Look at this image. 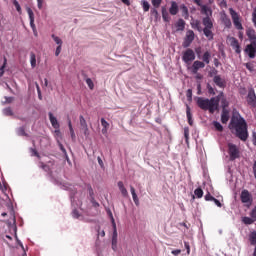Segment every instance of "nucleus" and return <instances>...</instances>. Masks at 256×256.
Masks as SVG:
<instances>
[{"label": "nucleus", "mask_w": 256, "mask_h": 256, "mask_svg": "<svg viewBox=\"0 0 256 256\" xmlns=\"http://www.w3.org/2000/svg\"><path fill=\"white\" fill-rule=\"evenodd\" d=\"M199 69H205V64H204V62L196 60V61H194L193 65H192V73L194 75H197V73L199 72Z\"/></svg>", "instance_id": "f8f14e48"}, {"label": "nucleus", "mask_w": 256, "mask_h": 256, "mask_svg": "<svg viewBox=\"0 0 256 256\" xmlns=\"http://www.w3.org/2000/svg\"><path fill=\"white\" fill-rule=\"evenodd\" d=\"M204 198H205V201H213L215 199V197H213L209 192L205 195Z\"/></svg>", "instance_id": "13d9d810"}, {"label": "nucleus", "mask_w": 256, "mask_h": 256, "mask_svg": "<svg viewBox=\"0 0 256 256\" xmlns=\"http://www.w3.org/2000/svg\"><path fill=\"white\" fill-rule=\"evenodd\" d=\"M252 143L256 147V132L255 131L252 132Z\"/></svg>", "instance_id": "0e129e2a"}, {"label": "nucleus", "mask_w": 256, "mask_h": 256, "mask_svg": "<svg viewBox=\"0 0 256 256\" xmlns=\"http://www.w3.org/2000/svg\"><path fill=\"white\" fill-rule=\"evenodd\" d=\"M201 14L205 15V17H212L213 16V10L207 5H201Z\"/></svg>", "instance_id": "2eb2a0df"}, {"label": "nucleus", "mask_w": 256, "mask_h": 256, "mask_svg": "<svg viewBox=\"0 0 256 256\" xmlns=\"http://www.w3.org/2000/svg\"><path fill=\"white\" fill-rule=\"evenodd\" d=\"M182 61H184V63H191V61H195V52L193 51V49L188 48L183 53Z\"/></svg>", "instance_id": "1a4fd4ad"}, {"label": "nucleus", "mask_w": 256, "mask_h": 256, "mask_svg": "<svg viewBox=\"0 0 256 256\" xmlns=\"http://www.w3.org/2000/svg\"><path fill=\"white\" fill-rule=\"evenodd\" d=\"M30 27L33 30V33H37V27L35 26V19L30 20Z\"/></svg>", "instance_id": "864d4df0"}, {"label": "nucleus", "mask_w": 256, "mask_h": 256, "mask_svg": "<svg viewBox=\"0 0 256 256\" xmlns=\"http://www.w3.org/2000/svg\"><path fill=\"white\" fill-rule=\"evenodd\" d=\"M72 216L74 217V219H79V217H80L79 211L78 210H73Z\"/></svg>", "instance_id": "680f3d73"}, {"label": "nucleus", "mask_w": 256, "mask_h": 256, "mask_svg": "<svg viewBox=\"0 0 256 256\" xmlns=\"http://www.w3.org/2000/svg\"><path fill=\"white\" fill-rule=\"evenodd\" d=\"M211 29L212 28H204L203 29V33H204L205 37L208 39V41H213V39H214V34Z\"/></svg>", "instance_id": "aec40b11"}, {"label": "nucleus", "mask_w": 256, "mask_h": 256, "mask_svg": "<svg viewBox=\"0 0 256 256\" xmlns=\"http://www.w3.org/2000/svg\"><path fill=\"white\" fill-rule=\"evenodd\" d=\"M5 67H7V58L6 57H4V63H3V65L0 67V71H5Z\"/></svg>", "instance_id": "e2e57ef3"}, {"label": "nucleus", "mask_w": 256, "mask_h": 256, "mask_svg": "<svg viewBox=\"0 0 256 256\" xmlns=\"http://www.w3.org/2000/svg\"><path fill=\"white\" fill-rule=\"evenodd\" d=\"M242 222L244 223V225H253V223H255V220L252 217H243Z\"/></svg>", "instance_id": "7c9ffc66"}, {"label": "nucleus", "mask_w": 256, "mask_h": 256, "mask_svg": "<svg viewBox=\"0 0 256 256\" xmlns=\"http://www.w3.org/2000/svg\"><path fill=\"white\" fill-rule=\"evenodd\" d=\"M219 96L212 97L211 99L198 97L196 99L197 106L203 111H209V113H215L219 110Z\"/></svg>", "instance_id": "f03ea898"}, {"label": "nucleus", "mask_w": 256, "mask_h": 256, "mask_svg": "<svg viewBox=\"0 0 256 256\" xmlns=\"http://www.w3.org/2000/svg\"><path fill=\"white\" fill-rule=\"evenodd\" d=\"M229 13L231 15L235 29L239 31L238 38L240 39V41H243L244 34H243V24L241 23V15H239V13H237V11H235L233 8H229Z\"/></svg>", "instance_id": "7ed1b4c3"}, {"label": "nucleus", "mask_w": 256, "mask_h": 256, "mask_svg": "<svg viewBox=\"0 0 256 256\" xmlns=\"http://www.w3.org/2000/svg\"><path fill=\"white\" fill-rule=\"evenodd\" d=\"M150 14L152 15V17H155V19H159V11H157V8H152L150 10Z\"/></svg>", "instance_id": "37998d69"}, {"label": "nucleus", "mask_w": 256, "mask_h": 256, "mask_svg": "<svg viewBox=\"0 0 256 256\" xmlns=\"http://www.w3.org/2000/svg\"><path fill=\"white\" fill-rule=\"evenodd\" d=\"M170 15H177L179 13V6L177 5V2L172 1L171 7L169 9Z\"/></svg>", "instance_id": "6ab92c4d"}, {"label": "nucleus", "mask_w": 256, "mask_h": 256, "mask_svg": "<svg viewBox=\"0 0 256 256\" xmlns=\"http://www.w3.org/2000/svg\"><path fill=\"white\" fill-rule=\"evenodd\" d=\"M61 47L62 46H57L56 51H55L56 57H59V55H61Z\"/></svg>", "instance_id": "338daca9"}, {"label": "nucleus", "mask_w": 256, "mask_h": 256, "mask_svg": "<svg viewBox=\"0 0 256 256\" xmlns=\"http://www.w3.org/2000/svg\"><path fill=\"white\" fill-rule=\"evenodd\" d=\"M246 69H248V71H250L251 73H253V71H255V64H253V62H248L245 64Z\"/></svg>", "instance_id": "58836bf2"}, {"label": "nucleus", "mask_w": 256, "mask_h": 256, "mask_svg": "<svg viewBox=\"0 0 256 256\" xmlns=\"http://www.w3.org/2000/svg\"><path fill=\"white\" fill-rule=\"evenodd\" d=\"M184 137H185L186 143H189V127L184 128Z\"/></svg>", "instance_id": "3c124183"}, {"label": "nucleus", "mask_w": 256, "mask_h": 256, "mask_svg": "<svg viewBox=\"0 0 256 256\" xmlns=\"http://www.w3.org/2000/svg\"><path fill=\"white\" fill-rule=\"evenodd\" d=\"M230 129L235 130V136L240 141H247L249 139V131L247 130V122L241 117V115H233L230 121Z\"/></svg>", "instance_id": "f257e3e1"}, {"label": "nucleus", "mask_w": 256, "mask_h": 256, "mask_svg": "<svg viewBox=\"0 0 256 256\" xmlns=\"http://www.w3.org/2000/svg\"><path fill=\"white\" fill-rule=\"evenodd\" d=\"M193 41H195V32H193V30H188L182 45L184 48L191 47V43H193Z\"/></svg>", "instance_id": "423d86ee"}, {"label": "nucleus", "mask_w": 256, "mask_h": 256, "mask_svg": "<svg viewBox=\"0 0 256 256\" xmlns=\"http://www.w3.org/2000/svg\"><path fill=\"white\" fill-rule=\"evenodd\" d=\"M30 27L33 30V33H37V27L35 26V19L30 20Z\"/></svg>", "instance_id": "603ef678"}, {"label": "nucleus", "mask_w": 256, "mask_h": 256, "mask_svg": "<svg viewBox=\"0 0 256 256\" xmlns=\"http://www.w3.org/2000/svg\"><path fill=\"white\" fill-rule=\"evenodd\" d=\"M13 5H14V7H16V11L19 13V15H21L22 10H21V5L19 4V2L17 0H13Z\"/></svg>", "instance_id": "a19ab883"}, {"label": "nucleus", "mask_w": 256, "mask_h": 256, "mask_svg": "<svg viewBox=\"0 0 256 256\" xmlns=\"http://www.w3.org/2000/svg\"><path fill=\"white\" fill-rule=\"evenodd\" d=\"M228 155L230 157V161H235V159H239V157H241V151L237 145L228 143Z\"/></svg>", "instance_id": "20e7f679"}, {"label": "nucleus", "mask_w": 256, "mask_h": 256, "mask_svg": "<svg viewBox=\"0 0 256 256\" xmlns=\"http://www.w3.org/2000/svg\"><path fill=\"white\" fill-rule=\"evenodd\" d=\"M151 3L155 9H159V7H161V3H163V0H151Z\"/></svg>", "instance_id": "4c0bfd02"}, {"label": "nucleus", "mask_w": 256, "mask_h": 256, "mask_svg": "<svg viewBox=\"0 0 256 256\" xmlns=\"http://www.w3.org/2000/svg\"><path fill=\"white\" fill-rule=\"evenodd\" d=\"M162 18H163V21H165L166 23H169L170 21V17H169V12H167V8L165 7H162Z\"/></svg>", "instance_id": "c85d7f7f"}, {"label": "nucleus", "mask_w": 256, "mask_h": 256, "mask_svg": "<svg viewBox=\"0 0 256 256\" xmlns=\"http://www.w3.org/2000/svg\"><path fill=\"white\" fill-rule=\"evenodd\" d=\"M221 21L223 25L226 27V29H231L232 23H231V18L227 16L225 13L221 16Z\"/></svg>", "instance_id": "dca6fc26"}, {"label": "nucleus", "mask_w": 256, "mask_h": 256, "mask_svg": "<svg viewBox=\"0 0 256 256\" xmlns=\"http://www.w3.org/2000/svg\"><path fill=\"white\" fill-rule=\"evenodd\" d=\"M249 241L251 245H256V231L249 235Z\"/></svg>", "instance_id": "473e14b6"}, {"label": "nucleus", "mask_w": 256, "mask_h": 256, "mask_svg": "<svg viewBox=\"0 0 256 256\" xmlns=\"http://www.w3.org/2000/svg\"><path fill=\"white\" fill-rule=\"evenodd\" d=\"M240 200L242 203L246 205H252L253 204V196L249 192V190H242L240 194Z\"/></svg>", "instance_id": "39448f33"}, {"label": "nucleus", "mask_w": 256, "mask_h": 256, "mask_svg": "<svg viewBox=\"0 0 256 256\" xmlns=\"http://www.w3.org/2000/svg\"><path fill=\"white\" fill-rule=\"evenodd\" d=\"M246 101H247V104L250 106V107H256V94H255V89L253 88H250L248 90V94L246 96Z\"/></svg>", "instance_id": "0eeeda50"}, {"label": "nucleus", "mask_w": 256, "mask_h": 256, "mask_svg": "<svg viewBox=\"0 0 256 256\" xmlns=\"http://www.w3.org/2000/svg\"><path fill=\"white\" fill-rule=\"evenodd\" d=\"M213 81L215 85H217V87H220L221 89H225V85H226L225 80L221 78L220 75L214 76Z\"/></svg>", "instance_id": "ddd939ff"}, {"label": "nucleus", "mask_w": 256, "mask_h": 256, "mask_svg": "<svg viewBox=\"0 0 256 256\" xmlns=\"http://www.w3.org/2000/svg\"><path fill=\"white\" fill-rule=\"evenodd\" d=\"M194 194L196 195V197H197L198 199H201V197H203V189L197 188V189L194 191Z\"/></svg>", "instance_id": "79ce46f5"}, {"label": "nucleus", "mask_w": 256, "mask_h": 256, "mask_svg": "<svg viewBox=\"0 0 256 256\" xmlns=\"http://www.w3.org/2000/svg\"><path fill=\"white\" fill-rule=\"evenodd\" d=\"M79 120H80V126H81L82 129H83L84 127H88V126H87V120H85V117L80 116V117H79Z\"/></svg>", "instance_id": "c03bdc74"}, {"label": "nucleus", "mask_w": 256, "mask_h": 256, "mask_svg": "<svg viewBox=\"0 0 256 256\" xmlns=\"http://www.w3.org/2000/svg\"><path fill=\"white\" fill-rule=\"evenodd\" d=\"M86 84L88 85L89 89L93 90L95 87V84L93 83V80L91 78L86 79Z\"/></svg>", "instance_id": "de8ad7c7"}, {"label": "nucleus", "mask_w": 256, "mask_h": 256, "mask_svg": "<svg viewBox=\"0 0 256 256\" xmlns=\"http://www.w3.org/2000/svg\"><path fill=\"white\" fill-rule=\"evenodd\" d=\"M244 52L247 53L250 59H255L256 55V42H250V44L246 45Z\"/></svg>", "instance_id": "6e6552de"}, {"label": "nucleus", "mask_w": 256, "mask_h": 256, "mask_svg": "<svg viewBox=\"0 0 256 256\" xmlns=\"http://www.w3.org/2000/svg\"><path fill=\"white\" fill-rule=\"evenodd\" d=\"M119 191L121 192V195L124 197H129V192L127 191V188H125V184H123V181H119L117 183Z\"/></svg>", "instance_id": "a211bd4d"}, {"label": "nucleus", "mask_w": 256, "mask_h": 256, "mask_svg": "<svg viewBox=\"0 0 256 256\" xmlns=\"http://www.w3.org/2000/svg\"><path fill=\"white\" fill-rule=\"evenodd\" d=\"M82 130H84L85 137H89V126L82 128Z\"/></svg>", "instance_id": "69168bd1"}, {"label": "nucleus", "mask_w": 256, "mask_h": 256, "mask_svg": "<svg viewBox=\"0 0 256 256\" xmlns=\"http://www.w3.org/2000/svg\"><path fill=\"white\" fill-rule=\"evenodd\" d=\"M142 7H143V11L147 13V11H149V9L151 8V5H149V2L147 0H143Z\"/></svg>", "instance_id": "e433bc0d"}, {"label": "nucleus", "mask_w": 256, "mask_h": 256, "mask_svg": "<svg viewBox=\"0 0 256 256\" xmlns=\"http://www.w3.org/2000/svg\"><path fill=\"white\" fill-rule=\"evenodd\" d=\"M186 116L188 119V124L193 126V115L191 114V108L189 105L186 106Z\"/></svg>", "instance_id": "393cba45"}, {"label": "nucleus", "mask_w": 256, "mask_h": 256, "mask_svg": "<svg viewBox=\"0 0 256 256\" xmlns=\"http://www.w3.org/2000/svg\"><path fill=\"white\" fill-rule=\"evenodd\" d=\"M68 127H69V131L72 139H75V130H73V124H71V119H68Z\"/></svg>", "instance_id": "f704fd0d"}, {"label": "nucleus", "mask_w": 256, "mask_h": 256, "mask_svg": "<svg viewBox=\"0 0 256 256\" xmlns=\"http://www.w3.org/2000/svg\"><path fill=\"white\" fill-rule=\"evenodd\" d=\"M30 64L32 69H35V67H37V56L33 52L30 53Z\"/></svg>", "instance_id": "cd10ccee"}, {"label": "nucleus", "mask_w": 256, "mask_h": 256, "mask_svg": "<svg viewBox=\"0 0 256 256\" xmlns=\"http://www.w3.org/2000/svg\"><path fill=\"white\" fill-rule=\"evenodd\" d=\"M112 245H117V230H114L112 237Z\"/></svg>", "instance_id": "5fc2aeb1"}, {"label": "nucleus", "mask_w": 256, "mask_h": 256, "mask_svg": "<svg viewBox=\"0 0 256 256\" xmlns=\"http://www.w3.org/2000/svg\"><path fill=\"white\" fill-rule=\"evenodd\" d=\"M191 26L193 29H197V31H200V32L203 31L201 29V22L199 20H196L193 23H191Z\"/></svg>", "instance_id": "2f4dec72"}, {"label": "nucleus", "mask_w": 256, "mask_h": 256, "mask_svg": "<svg viewBox=\"0 0 256 256\" xmlns=\"http://www.w3.org/2000/svg\"><path fill=\"white\" fill-rule=\"evenodd\" d=\"M98 237H105V230H101V227L97 228Z\"/></svg>", "instance_id": "6e6d98bb"}, {"label": "nucleus", "mask_w": 256, "mask_h": 256, "mask_svg": "<svg viewBox=\"0 0 256 256\" xmlns=\"http://www.w3.org/2000/svg\"><path fill=\"white\" fill-rule=\"evenodd\" d=\"M101 125H102V134L107 135V131H109V122L105 120V118H101Z\"/></svg>", "instance_id": "5701e85b"}, {"label": "nucleus", "mask_w": 256, "mask_h": 256, "mask_svg": "<svg viewBox=\"0 0 256 256\" xmlns=\"http://www.w3.org/2000/svg\"><path fill=\"white\" fill-rule=\"evenodd\" d=\"M202 63H206V65H209L211 63V52L206 51L202 56Z\"/></svg>", "instance_id": "bb28decb"}, {"label": "nucleus", "mask_w": 256, "mask_h": 256, "mask_svg": "<svg viewBox=\"0 0 256 256\" xmlns=\"http://www.w3.org/2000/svg\"><path fill=\"white\" fill-rule=\"evenodd\" d=\"M52 39L55 41L56 45L58 46L63 45V40H61V38H59L58 36H55L54 34H52Z\"/></svg>", "instance_id": "ea45409f"}, {"label": "nucleus", "mask_w": 256, "mask_h": 256, "mask_svg": "<svg viewBox=\"0 0 256 256\" xmlns=\"http://www.w3.org/2000/svg\"><path fill=\"white\" fill-rule=\"evenodd\" d=\"M26 11L28 13V16H29L30 20L35 19V14L33 13V10L30 7H27Z\"/></svg>", "instance_id": "49530a36"}, {"label": "nucleus", "mask_w": 256, "mask_h": 256, "mask_svg": "<svg viewBox=\"0 0 256 256\" xmlns=\"http://www.w3.org/2000/svg\"><path fill=\"white\" fill-rule=\"evenodd\" d=\"M30 152L32 153V154H31L32 157H38V159L41 158V156L39 155V152H37V149H35V148H30Z\"/></svg>", "instance_id": "09e8293b"}, {"label": "nucleus", "mask_w": 256, "mask_h": 256, "mask_svg": "<svg viewBox=\"0 0 256 256\" xmlns=\"http://www.w3.org/2000/svg\"><path fill=\"white\" fill-rule=\"evenodd\" d=\"M207 89H208V93H209L210 95H215V89H213V86H212V85L208 84V85H207Z\"/></svg>", "instance_id": "4d7b16f0"}, {"label": "nucleus", "mask_w": 256, "mask_h": 256, "mask_svg": "<svg viewBox=\"0 0 256 256\" xmlns=\"http://www.w3.org/2000/svg\"><path fill=\"white\" fill-rule=\"evenodd\" d=\"M213 125L216 131H219V133L223 132V125H221V123H219L218 121H214Z\"/></svg>", "instance_id": "c9c22d12"}, {"label": "nucleus", "mask_w": 256, "mask_h": 256, "mask_svg": "<svg viewBox=\"0 0 256 256\" xmlns=\"http://www.w3.org/2000/svg\"><path fill=\"white\" fill-rule=\"evenodd\" d=\"M230 45H231L232 49H234L235 53L240 55L241 45L239 44V40H237V38H235V37H231L230 38Z\"/></svg>", "instance_id": "9d476101"}, {"label": "nucleus", "mask_w": 256, "mask_h": 256, "mask_svg": "<svg viewBox=\"0 0 256 256\" xmlns=\"http://www.w3.org/2000/svg\"><path fill=\"white\" fill-rule=\"evenodd\" d=\"M202 24L204 25V29H213V21L211 17H204L202 19Z\"/></svg>", "instance_id": "f3484780"}, {"label": "nucleus", "mask_w": 256, "mask_h": 256, "mask_svg": "<svg viewBox=\"0 0 256 256\" xmlns=\"http://www.w3.org/2000/svg\"><path fill=\"white\" fill-rule=\"evenodd\" d=\"M3 113L6 117H12L13 110L11 109V107H7L3 109Z\"/></svg>", "instance_id": "72a5a7b5"}, {"label": "nucleus", "mask_w": 256, "mask_h": 256, "mask_svg": "<svg viewBox=\"0 0 256 256\" xmlns=\"http://www.w3.org/2000/svg\"><path fill=\"white\" fill-rule=\"evenodd\" d=\"M175 27H176V31H185V20L180 18L176 22Z\"/></svg>", "instance_id": "412c9836"}, {"label": "nucleus", "mask_w": 256, "mask_h": 256, "mask_svg": "<svg viewBox=\"0 0 256 256\" xmlns=\"http://www.w3.org/2000/svg\"><path fill=\"white\" fill-rule=\"evenodd\" d=\"M54 135H55V137H61V130H59V128L55 129Z\"/></svg>", "instance_id": "774afa93"}, {"label": "nucleus", "mask_w": 256, "mask_h": 256, "mask_svg": "<svg viewBox=\"0 0 256 256\" xmlns=\"http://www.w3.org/2000/svg\"><path fill=\"white\" fill-rule=\"evenodd\" d=\"M250 217H251L254 221H256V206H255L254 209L251 211Z\"/></svg>", "instance_id": "bf43d9fd"}, {"label": "nucleus", "mask_w": 256, "mask_h": 256, "mask_svg": "<svg viewBox=\"0 0 256 256\" xmlns=\"http://www.w3.org/2000/svg\"><path fill=\"white\" fill-rule=\"evenodd\" d=\"M246 35L250 43H256V31L252 27L246 29Z\"/></svg>", "instance_id": "9b49d317"}, {"label": "nucleus", "mask_w": 256, "mask_h": 256, "mask_svg": "<svg viewBox=\"0 0 256 256\" xmlns=\"http://www.w3.org/2000/svg\"><path fill=\"white\" fill-rule=\"evenodd\" d=\"M17 135H19V137H29V134L25 132V127L23 126L17 129Z\"/></svg>", "instance_id": "c756f323"}, {"label": "nucleus", "mask_w": 256, "mask_h": 256, "mask_svg": "<svg viewBox=\"0 0 256 256\" xmlns=\"http://www.w3.org/2000/svg\"><path fill=\"white\" fill-rule=\"evenodd\" d=\"M187 101H193V90L188 89L186 92Z\"/></svg>", "instance_id": "a18cd8bd"}, {"label": "nucleus", "mask_w": 256, "mask_h": 256, "mask_svg": "<svg viewBox=\"0 0 256 256\" xmlns=\"http://www.w3.org/2000/svg\"><path fill=\"white\" fill-rule=\"evenodd\" d=\"M57 143H58V147H59L60 151H62V153L67 156V150L65 149V146H63L61 144V141H59V140H57Z\"/></svg>", "instance_id": "8fccbe9b"}, {"label": "nucleus", "mask_w": 256, "mask_h": 256, "mask_svg": "<svg viewBox=\"0 0 256 256\" xmlns=\"http://www.w3.org/2000/svg\"><path fill=\"white\" fill-rule=\"evenodd\" d=\"M48 117L53 129H60L61 125L59 124V121H57V118L53 116V113L49 112Z\"/></svg>", "instance_id": "4468645a"}, {"label": "nucleus", "mask_w": 256, "mask_h": 256, "mask_svg": "<svg viewBox=\"0 0 256 256\" xmlns=\"http://www.w3.org/2000/svg\"><path fill=\"white\" fill-rule=\"evenodd\" d=\"M130 191L132 195V199L137 207H139V197L137 196V193L135 192V187L130 186Z\"/></svg>", "instance_id": "4be33fe9"}, {"label": "nucleus", "mask_w": 256, "mask_h": 256, "mask_svg": "<svg viewBox=\"0 0 256 256\" xmlns=\"http://www.w3.org/2000/svg\"><path fill=\"white\" fill-rule=\"evenodd\" d=\"M229 121V111L223 110L221 114V123L224 125L227 124Z\"/></svg>", "instance_id": "a878e982"}, {"label": "nucleus", "mask_w": 256, "mask_h": 256, "mask_svg": "<svg viewBox=\"0 0 256 256\" xmlns=\"http://www.w3.org/2000/svg\"><path fill=\"white\" fill-rule=\"evenodd\" d=\"M252 23H254V25L256 27V8L254 9V11L252 13Z\"/></svg>", "instance_id": "052dcab7"}, {"label": "nucleus", "mask_w": 256, "mask_h": 256, "mask_svg": "<svg viewBox=\"0 0 256 256\" xmlns=\"http://www.w3.org/2000/svg\"><path fill=\"white\" fill-rule=\"evenodd\" d=\"M180 11L182 12V17L184 19H189V8L185 4L180 5Z\"/></svg>", "instance_id": "b1692460"}]
</instances>
